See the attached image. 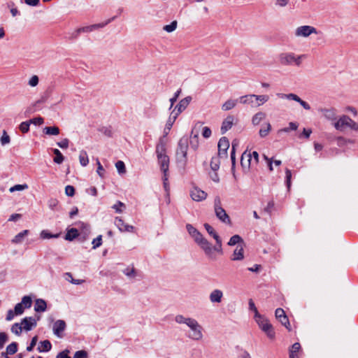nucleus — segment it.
I'll return each instance as SVG.
<instances>
[{"instance_id":"obj_26","label":"nucleus","mask_w":358,"mask_h":358,"mask_svg":"<svg viewBox=\"0 0 358 358\" xmlns=\"http://www.w3.org/2000/svg\"><path fill=\"white\" fill-rule=\"evenodd\" d=\"M47 308V303L45 300L38 299L35 301L34 310L37 313L44 312Z\"/></svg>"},{"instance_id":"obj_16","label":"nucleus","mask_w":358,"mask_h":358,"mask_svg":"<svg viewBox=\"0 0 358 358\" xmlns=\"http://www.w3.org/2000/svg\"><path fill=\"white\" fill-rule=\"evenodd\" d=\"M190 196L194 201H201L207 197V193L198 187H193L190 192Z\"/></svg>"},{"instance_id":"obj_60","label":"nucleus","mask_w":358,"mask_h":358,"mask_svg":"<svg viewBox=\"0 0 358 358\" xmlns=\"http://www.w3.org/2000/svg\"><path fill=\"white\" fill-rule=\"evenodd\" d=\"M65 194L69 196H73L75 194V188L72 185L66 186Z\"/></svg>"},{"instance_id":"obj_33","label":"nucleus","mask_w":358,"mask_h":358,"mask_svg":"<svg viewBox=\"0 0 358 358\" xmlns=\"http://www.w3.org/2000/svg\"><path fill=\"white\" fill-rule=\"evenodd\" d=\"M300 348H301L300 343H294L289 350V358H296L297 353L299 352Z\"/></svg>"},{"instance_id":"obj_56","label":"nucleus","mask_w":358,"mask_h":358,"mask_svg":"<svg viewBox=\"0 0 358 358\" xmlns=\"http://www.w3.org/2000/svg\"><path fill=\"white\" fill-rule=\"evenodd\" d=\"M69 141L68 138H64L62 141L57 143V145L62 149H67L69 148Z\"/></svg>"},{"instance_id":"obj_5","label":"nucleus","mask_w":358,"mask_h":358,"mask_svg":"<svg viewBox=\"0 0 358 358\" xmlns=\"http://www.w3.org/2000/svg\"><path fill=\"white\" fill-rule=\"evenodd\" d=\"M189 147V138L187 136H184L181 137L178 143L176 149V158L178 162L184 164H186L187 160V150Z\"/></svg>"},{"instance_id":"obj_2","label":"nucleus","mask_w":358,"mask_h":358,"mask_svg":"<svg viewBox=\"0 0 358 358\" xmlns=\"http://www.w3.org/2000/svg\"><path fill=\"white\" fill-rule=\"evenodd\" d=\"M204 227L206 229L207 232L213 237V238L216 241V245L215 246H212V245L208 242V246L210 249V253H205L206 257L211 260H216L217 256L215 252H217L220 255H222V240L218 234L215 232V229L212 226L209 224H204Z\"/></svg>"},{"instance_id":"obj_35","label":"nucleus","mask_w":358,"mask_h":358,"mask_svg":"<svg viewBox=\"0 0 358 358\" xmlns=\"http://www.w3.org/2000/svg\"><path fill=\"white\" fill-rule=\"evenodd\" d=\"M178 117L177 114L174 113V111H173L169 117L168 118L166 123V130L170 131L172 128L173 124H174L175 121L176 120Z\"/></svg>"},{"instance_id":"obj_41","label":"nucleus","mask_w":358,"mask_h":358,"mask_svg":"<svg viewBox=\"0 0 358 358\" xmlns=\"http://www.w3.org/2000/svg\"><path fill=\"white\" fill-rule=\"evenodd\" d=\"M218 157H213L210 161V168L212 170L216 171L220 168V161Z\"/></svg>"},{"instance_id":"obj_12","label":"nucleus","mask_w":358,"mask_h":358,"mask_svg":"<svg viewBox=\"0 0 358 358\" xmlns=\"http://www.w3.org/2000/svg\"><path fill=\"white\" fill-rule=\"evenodd\" d=\"M275 315L276 319L278 320L284 327L289 331L291 330L289 319L282 308H277L275 311Z\"/></svg>"},{"instance_id":"obj_63","label":"nucleus","mask_w":358,"mask_h":358,"mask_svg":"<svg viewBox=\"0 0 358 358\" xmlns=\"http://www.w3.org/2000/svg\"><path fill=\"white\" fill-rule=\"evenodd\" d=\"M87 352L85 350H79L76 352L73 358H87Z\"/></svg>"},{"instance_id":"obj_20","label":"nucleus","mask_w":358,"mask_h":358,"mask_svg":"<svg viewBox=\"0 0 358 358\" xmlns=\"http://www.w3.org/2000/svg\"><path fill=\"white\" fill-rule=\"evenodd\" d=\"M66 322L64 320H57L53 325V332L59 338L62 337V332L66 329Z\"/></svg>"},{"instance_id":"obj_54","label":"nucleus","mask_w":358,"mask_h":358,"mask_svg":"<svg viewBox=\"0 0 358 358\" xmlns=\"http://www.w3.org/2000/svg\"><path fill=\"white\" fill-rule=\"evenodd\" d=\"M93 248L96 249L99 247L102 244V236L99 235L96 238H94L92 241Z\"/></svg>"},{"instance_id":"obj_59","label":"nucleus","mask_w":358,"mask_h":358,"mask_svg":"<svg viewBox=\"0 0 358 358\" xmlns=\"http://www.w3.org/2000/svg\"><path fill=\"white\" fill-rule=\"evenodd\" d=\"M249 308L250 310L254 311L255 313V317H257V316L259 315V313H258V310L255 305V303L253 302L252 299L249 300Z\"/></svg>"},{"instance_id":"obj_7","label":"nucleus","mask_w":358,"mask_h":358,"mask_svg":"<svg viewBox=\"0 0 358 358\" xmlns=\"http://www.w3.org/2000/svg\"><path fill=\"white\" fill-rule=\"evenodd\" d=\"M306 57L305 55H296L293 52L281 53L279 55V61L282 65H292L300 66L301 61Z\"/></svg>"},{"instance_id":"obj_42","label":"nucleus","mask_w":358,"mask_h":358,"mask_svg":"<svg viewBox=\"0 0 358 358\" xmlns=\"http://www.w3.org/2000/svg\"><path fill=\"white\" fill-rule=\"evenodd\" d=\"M240 243H243L242 238L239 235H234L229 239V241L228 242V245L232 246V245L238 244Z\"/></svg>"},{"instance_id":"obj_39","label":"nucleus","mask_w":358,"mask_h":358,"mask_svg":"<svg viewBox=\"0 0 358 358\" xmlns=\"http://www.w3.org/2000/svg\"><path fill=\"white\" fill-rule=\"evenodd\" d=\"M29 233V231L28 230H24L21 232H20L19 234H17L15 237L13 239L12 242L14 243H20L22 242L23 238L27 235Z\"/></svg>"},{"instance_id":"obj_45","label":"nucleus","mask_w":358,"mask_h":358,"mask_svg":"<svg viewBox=\"0 0 358 358\" xmlns=\"http://www.w3.org/2000/svg\"><path fill=\"white\" fill-rule=\"evenodd\" d=\"M25 308H29L31 306L32 300L29 296H24L20 302Z\"/></svg>"},{"instance_id":"obj_43","label":"nucleus","mask_w":358,"mask_h":358,"mask_svg":"<svg viewBox=\"0 0 358 358\" xmlns=\"http://www.w3.org/2000/svg\"><path fill=\"white\" fill-rule=\"evenodd\" d=\"M23 328L20 323H15L11 327L12 333L15 335L20 336L22 333Z\"/></svg>"},{"instance_id":"obj_44","label":"nucleus","mask_w":358,"mask_h":358,"mask_svg":"<svg viewBox=\"0 0 358 358\" xmlns=\"http://www.w3.org/2000/svg\"><path fill=\"white\" fill-rule=\"evenodd\" d=\"M178 22L176 20L173 21L170 24H166L163 27V29L168 33L173 32L177 28Z\"/></svg>"},{"instance_id":"obj_40","label":"nucleus","mask_w":358,"mask_h":358,"mask_svg":"<svg viewBox=\"0 0 358 358\" xmlns=\"http://www.w3.org/2000/svg\"><path fill=\"white\" fill-rule=\"evenodd\" d=\"M6 350L7 354L14 355L17 351V343L16 342L11 343L6 347Z\"/></svg>"},{"instance_id":"obj_61","label":"nucleus","mask_w":358,"mask_h":358,"mask_svg":"<svg viewBox=\"0 0 358 358\" xmlns=\"http://www.w3.org/2000/svg\"><path fill=\"white\" fill-rule=\"evenodd\" d=\"M211 130L208 127H204L202 129V136L205 138H208L211 136Z\"/></svg>"},{"instance_id":"obj_14","label":"nucleus","mask_w":358,"mask_h":358,"mask_svg":"<svg viewBox=\"0 0 358 358\" xmlns=\"http://www.w3.org/2000/svg\"><path fill=\"white\" fill-rule=\"evenodd\" d=\"M218 156L220 157H226L227 150L229 148V141L226 137H222L218 142Z\"/></svg>"},{"instance_id":"obj_62","label":"nucleus","mask_w":358,"mask_h":358,"mask_svg":"<svg viewBox=\"0 0 358 358\" xmlns=\"http://www.w3.org/2000/svg\"><path fill=\"white\" fill-rule=\"evenodd\" d=\"M38 77L34 75L29 79L28 84L31 87H36L38 84Z\"/></svg>"},{"instance_id":"obj_37","label":"nucleus","mask_w":358,"mask_h":358,"mask_svg":"<svg viewBox=\"0 0 358 358\" xmlns=\"http://www.w3.org/2000/svg\"><path fill=\"white\" fill-rule=\"evenodd\" d=\"M53 153L55 155V157L53 159L54 162L57 164H62L64 160V157L63 156L62 152L58 149H54Z\"/></svg>"},{"instance_id":"obj_19","label":"nucleus","mask_w":358,"mask_h":358,"mask_svg":"<svg viewBox=\"0 0 358 358\" xmlns=\"http://www.w3.org/2000/svg\"><path fill=\"white\" fill-rule=\"evenodd\" d=\"M235 117L233 115H228L222 122V126L220 128L221 133L222 134H225L228 130H229L234 122Z\"/></svg>"},{"instance_id":"obj_23","label":"nucleus","mask_w":358,"mask_h":358,"mask_svg":"<svg viewBox=\"0 0 358 358\" xmlns=\"http://www.w3.org/2000/svg\"><path fill=\"white\" fill-rule=\"evenodd\" d=\"M223 298V292L222 290L216 289L212 291L209 295V299L211 303H220Z\"/></svg>"},{"instance_id":"obj_15","label":"nucleus","mask_w":358,"mask_h":358,"mask_svg":"<svg viewBox=\"0 0 358 358\" xmlns=\"http://www.w3.org/2000/svg\"><path fill=\"white\" fill-rule=\"evenodd\" d=\"M192 100V97L188 96L181 99L179 103L176 106L173 110L174 113L178 116L183 110H185Z\"/></svg>"},{"instance_id":"obj_9","label":"nucleus","mask_w":358,"mask_h":358,"mask_svg":"<svg viewBox=\"0 0 358 358\" xmlns=\"http://www.w3.org/2000/svg\"><path fill=\"white\" fill-rule=\"evenodd\" d=\"M255 320L262 330L266 334L267 336L271 339H273L275 337V332L269 322L260 315L257 316V317H255Z\"/></svg>"},{"instance_id":"obj_22","label":"nucleus","mask_w":358,"mask_h":358,"mask_svg":"<svg viewBox=\"0 0 358 358\" xmlns=\"http://www.w3.org/2000/svg\"><path fill=\"white\" fill-rule=\"evenodd\" d=\"M158 163L161 166V170L164 173H166L169 171V157L168 155H164L162 156H158Z\"/></svg>"},{"instance_id":"obj_17","label":"nucleus","mask_w":358,"mask_h":358,"mask_svg":"<svg viewBox=\"0 0 358 358\" xmlns=\"http://www.w3.org/2000/svg\"><path fill=\"white\" fill-rule=\"evenodd\" d=\"M24 330L29 331L36 327V320L32 317H26L20 322Z\"/></svg>"},{"instance_id":"obj_38","label":"nucleus","mask_w":358,"mask_h":358,"mask_svg":"<svg viewBox=\"0 0 358 358\" xmlns=\"http://www.w3.org/2000/svg\"><path fill=\"white\" fill-rule=\"evenodd\" d=\"M123 273L130 278H134L136 275V271L134 266H128L123 270Z\"/></svg>"},{"instance_id":"obj_29","label":"nucleus","mask_w":358,"mask_h":358,"mask_svg":"<svg viewBox=\"0 0 358 358\" xmlns=\"http://www.w3.org/2000/svg\"><path fill=\"white\" fill-rule=\"evenodd\" d=\"M238 100L229 99L225 101L222 106V110L224 111L229 110L234 108L237 104Z\"/></svg>"},{"instance_id":"obj_30","label":"nucleus","mask_w":358,"mask_h":358,"mask_svg":"<svg viewBox=\"0 0 358 358\" xmlns=\"http://www.w3.org/2000/svg\"><path fill=\"white\" fill-rule=\"evenodd\" d=\"M156 154L157 157L166 155V145L162 138L156 146Z\"/></svg>"},{"instance_id":"obj_18","label":"nucleus","mask_w":358,"mask_h":358,"mask_svg":"<svg viewBox=\"0 0 358 358\" xmlns=\"http://www.w3.org/2000/svg\"><path fill=\"white\" fill-rule=\"evenodd\" d=\"M113 19V18L109 19V20H108L105 22L99 23V24H92V25H90V26H86V27L78 28V31H81V32H91V31H94V30H96L97 29L103 28L106 25H107L108 23H110L112 21Z\"/></svg>"},{"instance_id":"obj_10","label":"nucleus","mask_w":358,"mask_h":358,"mask_svg":"<svg viewBox=\"0 0 358 358\" xmlns=\"http://www.w3.org/2000/svg\"><path fill=\"white\" fill-rule=\"evenodd\" d=\"M203 122H197L191 131L190 140L189 141L191 148L196 150L199 147V132L200 127H202Z\"/></svg>"},{"instance_id":"obj_58","label":"nucleus","mask_w":358,"mask_h":358,"mask_svg":"<svg viewBox=\"0 0 358 358\" xmlns=\"http://www.w3.org/2000/svg\"><path fill=\"white\" fill-rule=\"evenodd\" d=\"M37 341H38V337L37 336H35L32 338L31 341V343L29 344V346L27 347V350L28 352H31L33 350L34 348L35 347V345H36V343H37Z\"/></svg>"},{"instance_id":"obj_36","label":"nucleus","mask_w":358,"mask_h":358,"mask_svg":"<svg viewBox=\"0 0 358 358\" xmlns=\"http://www.w3.org/2000/svg\"><path fill=\"white\" fill-rule=\"evenodd\" d=\"M79 162L81 166H86L89 163V159L86 151L81 150L79 155Z\"/></svg>"},{"instance_id":"obj_28","label":"nucleus","mask_w":358,"mask_h":358,"mask_svg":"<svg viewBox=\"0 0 358 358\" xmlns=\"http://www.w3.org/2000/svg\"><path fill=\"white\" fill-rule=\"evenodd\" d=\"M266 118V113L264 112H258L255 113L252 117V124L255 126L259 124V123Z\"/></svg>"},{"instance_id":"obj_6","label":"nucleus","mask_w":358,"mask_h":358,"mask_svg":"<svg viewBox=\"0 0 358 358\" xmlns=\"http://www.w3.org/2000/svg\"><path fill=\"white\" fill-rule=\"evenodd\" d=\"M334 127L338 131H343L345 128L358 131V123L352 120L346 115H341L337 121L334 123Z\"/></svg>"},{"instance_id":"obj_51","label":"nucleus","mask_w":358,"mask_h":358,"mask_svg":"<svg viewBox=\"0 0 358 358\" xmlns=\"http://www.w3.org/2000/svg\"><path fill=\"white\" fill-rule=\"evenodd\" d=\"M29 126H30V123H29V121H25V122H22L20 124V130L22 132V133H27L29 131Z\"/></svg>"},{"instance_id":"obj_47","label":"nucleus","mask_w":358,"mask_h":358,"mask_svg":"<svg viewBox=\"0 0 358 358\" xmlns=\"http://www.w3.org/2000/svg\"><path fill=\"white\" fill-rule=\"evenodd\" d=\"M0 142H1V144L2 145H7V144H8L10 142V138L8 135L7 132L6 131V130L3 131L2 136H1V137L0 138Z\"/></svg>"},{"instance_id":"obj_49","label":"nucleus","mask_w":358,"mask_h":358,"mask_svg":"<svg viewBox=\"0 0 358 358\" xmlns=\"http://www.w3.org/2000/svg\"><path fill=\"white\" fill-rule=\"evenodd\" d=\"M28 188L27 184L24 185H15L9 189L10 192H14L15 191H22Z\"/></svg>"},{"instance_id":"obj_48","label":"nucleus","mask_w":358,"mask_h":358,"mask_svg":"<svg viewBox=\"0 0 358 358\" xmlns=\"http://www.w3.org/2000/svg\"><path fill=\"white\" fill-rule=\"evenodd\" d=\"M115 167L120 174H122L126 172L125 164L122 161H117L115 163Z\"/></svg>"},{"instance_id":"obj_50","label":"nucleus","mask_w":358,"mask_h":358,"mask_svg":"<svg viewBox=\"0 0 358 358\" xmlns=\"http://www.w3.org/2000/svg\"><path fill=\"white\" fill-rule=\"evenodd\" d=\"M8 335L5 332L0 333V350H1L5 343L8 341Z\"/></svg>"},{"instance_id":"obj_8","label":"nucleus","mask_w":358,"mask_h":358,"mask_svg":"<svg viewBox=\"0 0 358 358\" xmlns=\"http://www.w3.org/2000/svg\"><path fill=\"white\" fill-rule=\"evenodd\" d=\"M214 210L216 217L223 223L231 224V219L225 210L222 206V201L220 196H217L214 199Z\"/></svg>"},{"instance_id":"obj_3","label":"nucleus","mask_w":358,"mask_h":358,"mask_svg":"<svg viewBox=\"0 0 358 358\" xmlns=\"http://www.w3.org/2000/svg\"><path fill=\"white\" fill-rule=\"evenodd\" d=\"M269 99L266 94H246L239 97L238 101L241 104L250 106L251 108H257L262 106Z\"/></svg>"},{"instance_id":"obj_24","label":"nucleus","mask_w":358,"mask_h":358,"mask_svg":"<svg viewBox=\"0 0 358 358\" xmlns=\"http://www.w3.org/2000/svg\"><path fill=\"white\" fill-rule=\"evenodd\" d=\"M252 155L250 152H244L241 158V164L243 168H250L252 164Z\"/></svg>"},{"instance_id":"obj_46","label":"nucleus","mask_w":358,"mask_h":358,"mask_svg":"<svg viewBox=\"0 0 358 358\" xmlns=\"http://www.w3.org/2000/svg\"><path fill=\"white\" fill-rule=\"evenodd\" d=\"M238 143L236 140L233 141L232 144H231V162H232L233 165L235 164V162H236L235 152H236V148L238 146Z\"/></svg>"},{"instance_id":"obj_11","label":"nucleus","mask_w":358,"mask_h":358,"mask_svg":"<svg viewBox=\"0 0 358 358\" xmlns=\"http://www.w3.org/2000/svg\"><path fill=\"white\" fill-rule=\"evenodd\" d=\"M317 29L311 26L304 25L299 27L295 31L296 36L308 37L312 34H316Z\"/></svg>"},{"instance_id":"obj_4","label":"nucleus","mask_w":358,"mask_h":358,"mask_svg":"<svg viewBox=\"0 0 358 358\" xmlns=\"http://www.w3.org/2000/svg\"><path fill=\"white\" fill-rule=\"evenodd\" d=\"M186 229L189 235L194 238V241L203 250L204 253H210V249L208 246V241L206 239L192 224H187L186 225Z\"/></svg>"},{"instance_id":"obj_57","label":"nucleus","mask_w":358,"mask_h":358,"mask_svg":"<svg viewBox=\"0 0 358 358\" xmlns=\"http://www.w3.org/2000/svg\"><path fill=\"white\" fill-rule=\"evenodd\" d=\"M59 204V201L56 199H50L48 201V206L52 210H55Z\"/></svg>"},{"instance_id":"obj_55","label":"nucleus","mask_w":358,"mask_h":358,"mask_svg":"<svg viewBox=\"0 0 358 358\" xmlns=\"http://www.w3.org/2000/svg\"><path fill=\"white\" fill-rule=\"evenodd\" d=\"M181 93V89H179L178 90H177L173 96L172 98L170 99V102H171V106H170V109L173 107V104L176 103V101H177L178 96H180Z\"/></svg>"},{"instance_id":"obj_32","label":"nucleus","mask_w":358,"mask_h":358,"mask_svg":"<svg viewBox=\"0 0 358 358\" xmlns=\"http://www.w3.org/2000/svg\"><path fill=\"white\" fill-rule=\"evenodd\" d=\"M78 231L76 228H71L67 231L65 235V239L67 241H73L74 238L78 236Z\"/></svg>"},{"instance_id":"obj_53","label":"nucleus","mask_w":358,"mask_h":358,"mask_svg":"<svg viewBox=\"0 0 358 358\" xmlns=\"http://www.w3.org/2000/svg\"><path fill=\"white\" fill-rule=\"evenodd\" d=\"M297 128H298V124L296 123L289 122L288 127L284 128V129H281L280 131H284V132H289L291 130H292V131L296 130Z\"/></svg>"},{"instance_id":"obj_1","label":"nucleus","mask_w":358,"mask_h":358,"mask_svg":"<svg viewBox=\"0 0 358 358\" xmlns=\"http://www.w3.org/2000/svg\"><path fill=\"white\" fill-rule=\"evenodd\" d=\"M175 321L178 324H186L191 330L188 337L194 341H200L203 338L202 327L199 322L193 318L185 317L182 315H178L175 317Z\"/></svg>"},{"instance_id":"obj_25","label":"nucleus","mask_w":358,"mask_h":358,"mask_svg":"<svg viewBox=\"0 0 358 358\" xmlns=\"http://www.w3.org/2000/svg\"><path fill=\"white\" fill-rule=\"evenodd\" d=\"M243 258H244L243 248L238 245L234 250L231 259L232 261H240V260L243 259Z\"/></svg>"},{"instance_id":"obj_64","label":"nucleus","mask_w":358,"mask_h":358,"mask_svg":"<svg viewBox=\"0 0 358 358\" xmlns=\"http://www.w3.org/2000/svg\"><path fill=\"white\" fill-rule=\"evenodd\" d=\"M43 118L41 117H35L29 120V123H32L35 125H41L43 123Z\"/></svg>"},{"instance_id":"obj_34","label":"nucleus","mask_w":358,"mask_h":358,"mask_svg":"<svg viewBox=\"0 0 358 358\" xmlns=\"http://www.w3.org/2000/svg\"><path fill=\"white\" fill-rule=\"evenodd\" d=\"M43 132L47 135L57 136L59 134V129L56 126L45 127L43 129Z\"/></svg>"},{"instance_id":"obj_21","label":"nucleus","mask_w":358,"mask_h":358,"mask_svg":"<svg viewBox=\"0 0 358 358\" xmlns=\"http://www.w3.org/2000/svg\"><path fill=\"white\" fill-rule=\"evenodd\" d=\"M115 224L122 232L123 231H132L134 227L127 224H125L123 220L120 217H116L115 220Z\"/></svg>"},{"instance_id":"obj_52","label":"nucleus","mask_w":358,"mask_h":358,"mask_svg":"<svg viewBox=\"0 0 358 358\" xmlns=\"http://www.w3.org/2000/svg\"><path fill=\"white\" fill-rule=\"evenodd\" d=\"M24 307L22 305V303H18L15 306L14 312L15 315H21L24 313Z\"/></svg>"},{"instance_id":"obj_31","label":"nucleus","mask_w":358,"mask_h":358,"mask_svg":"<svg viewBox=\"0 0 358 358\" xmlns=\"http://www.w3.org/2000/svg\"><path fill=\"white\" fill-rule=\"evenodd\" d=\"M271 130V125L269 122H267L262 126L259 129V134L262 138L266 137Z\"/></svg>"},{"instance_id":"obj_27","label":"nucleus","mask_w":358,"mask_h":358,"mask_svg":"<svg viewBox=\"0 0 358 358\" xmlns=\"http://www.w3.org/2000/svg\"><path fill=\"white\" fill-rule=\"evenodd\" d=\"M52 345L51 343L48 340H45L43 341H41L38 344L37 350L38 352H48L51 350Z\"/></svg>"},{"instance_id":"obj_13","label":"nucleus","mask_w":358,"mask_h":358,"mask_svg":"<svg viewBox=\"0 0 358 358\" xmlns=\"http://www.w3.org/2000/svg\"><path fill=\"white\" fill-rule=\"evenodd\" d=\"M319 111L323 115V116L329 121L334 122L337 121V110L334 108H320Z\"/></svg>"}]
</instances>
